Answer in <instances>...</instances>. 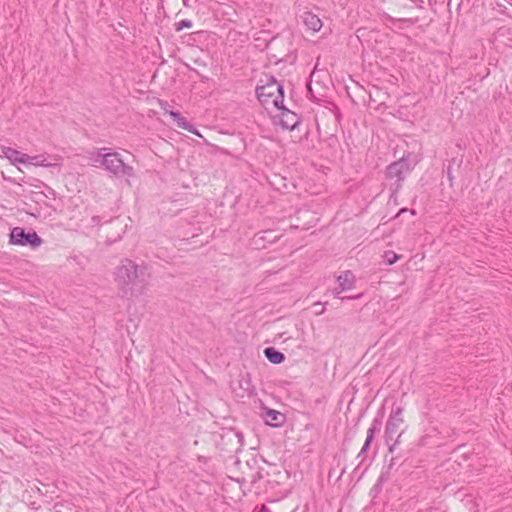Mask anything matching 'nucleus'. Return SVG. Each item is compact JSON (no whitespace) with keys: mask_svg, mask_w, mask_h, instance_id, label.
<instances>
[{"mask_svg":"<svg viewBox=\"0 0 512 512\" xmlns=\"http://www.w3.org/2000/svg\"><path fill=\"white\" fill-rule=\"evenodd\" d=\"M264 355L273 364H280L285 360L284 354L273 347L265 348Z\"/></svg>","mask_w":512,"mask_h":512,"instance_id":"nucleus-15","label":"nucleus"},{"mask_svg":"<svg viewBox=\"0 0 512 512\" xmlns=\"http://www.w3.org/2000/svg\"><path fill=\"white\" fill-rule=\"evenodd\" d=\"M150 274L145 265L124 259L115 271V281L125 296H138L148 285Z\"/></svg>","mask_w":512,"mask_h":512,"instance_id":"nucleus-1","label":"nucleus"},{"mask_svg":"<svg viewBox=\"0 0 512 512\" xmlns=\"http://www.w3.org/2000/svg\"><path fill=\"white\" fill-rule=\"evenodd\" d=\"M2 154L8 158L12 163H22L27 164L28 155L21 153L20 151L13 149L11 147H1Z\"/></svg>","mask_w":512,"mask_h":512,"instance_id":"nucleus-9","label":"nucleus"},{"mask_svg":"<svg viewBox=\"0 0 512 512\" xmlns=\"http://www.w3.org/2000/svg\"><path fill=\"white\" fill-rule=\"evenodd\" d=\"M258 100L264 104H272L276 108H282L284 101L283 86L273 77L262 86L256 88Z\"/></svg>","mask_w":512,"mask_h":512,"instance_id":"nucleus-2","label":"nucleus"},{"mask_svg":"<svg viewBox=\"0 0 512 512\" xmlns=\"http://www.w3.org/2000/svg\"><path fill=\"white\" fill-rule=\"evenodd\" d=\"M403 424V408L399 406L392 411L385 427V441L390 452H393L396 445L399 443V439L402 435V431L399 432V430Z\"/></svg>","mask_w":512,"mask_h":512,"instance_id":"nucleus-3","label":"nucleus"},{"mask_svg":"<svg viewBox=\"0 0 512 512\" xmlns=\"http://www.w3.org/2000/svg\"><path fill=\"white\" fill-rule=\"evenodd\" d=\"M281 111V118H280V125L284 129L288 130H294L298 124L300 123L299 117L296 113L290 111L289 109L285 108L282 104V108H277Z\"/></svg>","mask_w":512,"mask_h":512,"instance_id":"nucleus-8","label":"nucleus"},{"mask_svg":"<svg viewBox=\"0 0 512 512\" xmlns=\"http://www.w3.org/2000/svg\"><path fill=\"white\" fill-rule=\"evenodd\" d=\"M109 148H100L91 152H88V159L93 166L104 167V160Z\"/></svg>","mask_w":512,"mask_h":512,"instance_id":"nucleus-12","label":"nucleus"},{"mask_svg":"<svg viewBox=\"0 0 512 512\" xmlns=\"http://www.w3.org/2000/svg\"><path fill=\"white\" fill-rule=\"evenodd\" d=\"M447 175H448L449 180L452 181L453 177H452L450 169H448Z\"/></svg>","mask_w":512,"mask_h":512,"instance_id":"nucleus-21","label":"nucleus"},{"mask_svg":"<svg viewBox=\"0 0 512 512\" xmlns=\"http://www.w3.org/2000/svg\"><path fill=\"white\" fill-rule=\"evenodd\" d=\"M301 17L303 19V23L309 30H312L313 32H318L321 29L322 21L317 15L307 11L304 12Z\"/></svg>","mask_w":512,"mask_h":512,"instance_id":"nucleus-10","label":"nucleus"},{"mask_svg":"<svg viewBox=\"0 0 512 512\" xmlns=\"http://www.w3.org/2000/svg\"><path fill=\"white\" fill-rule=\"evenodd\" d=\"M361 297V294H358V295H355V296H350V297H347L346 299H358ZM342 300H344L345 298H341Z\"/></svg>","mask_w":512,"mask_h":512,"instance_id":"nucleus-20","label":"nucleus"},{"mask_svg":"<svg viewBox=\"0 0 512 512\" xmlns=\"http://www.w3.org/2000/svg\"><path fill=\"white\" fill-rule=\"evenodd\" d=\"M380 424H381V422L379 420L374 419L373 423L367 430L366 441H365L359 455L363 454L365 451L368 450L370 443L372 442V440L374 438L375 433L379 430Z\"/></svg>","mask_w":512,"mask_h":512,"instance_id":"nucleus-14","label":"nucleus"},{"mask_svg":"<svg viewBox=\"0 0 512 512\" xmlns=\"http://www.w3.org/2000/svg\"><path fill=\"white\" fill-rule=\"evenodd\" d=\"M62 158L54 155H37V156H29L27 164L33 166H41V167H60Z\"/></svg>","mask_w":512,"mask_h":512,"instance_id":"nucleus-7","label":"nucleus"},{"mask_svg":"<svg viewBox=\"0 0 512 512\" xmlns=\"http://www.w3.org/2000/svg\"><path fill=\"white\" fill-rule=\"evenodd\" d=\"M343 291H344V290H341V287L338 285V287H337V288H335V289L333 290V295H334L335 297H339V296H340V294H341Z\"/></svg>","mask_w":512,"mask_h":512,"instance_id":"nucleus-19","label":"nucleus"},{"mask_svg":"<svg viewBox=\"0 0 512 512\" xmlns=\"http://www.w3.org/2000/svg\"><path fill=\"white\" fill-rule=\"evenodd\" d=\"M283 419H284L283 414H281L280 412H278L276 410L268 409L266 411V423L271 426L280 425L281 422L283 421Z\"/></svg>","mask_w":512,"mask_h":512,"instance_id":"nucleus-16","label":"nucleus"},{"mask_svg":"<svg viewBox=\"0 0 512 512\" xmlns=\"http://www.w3.org/2000/svg\"><path fill=\"white\" fill-rule=\"evenodd\" d=\"M399 259V256L393 251H387L384 254L386 264L392 265Z\"/></svg>","mask_w":512,"mask_h":512,"instance_id":"nucleus-17","label":"nucleus"},{"mask_svg":"<svg viewBox=\"0 0 512 512\" xmlns=\"http://www.w3.org/2000/svg\"><path fill=\"white\" fill-rule=\"evenodd\" d=\"M400 21H403V22H411L410 20L408 19H400Z\"/></svg>","mask_w":512,"mask_h":512,"instance_id":"nucleus-22","label":"nucleus"},{"mask_svg":"<svg viewBox=\"0 0 512 512\" xmlns=\"http://www.w3.org/2000/svg\"><path fill=\"white\" fill-rule=\"evenodd\" d=\"M169 115L172 117V119L176 122L177 126L179 128H182L184 130H187L190 133L197 134L198 132L196 128L191 125L185 117H183L179 112L170 111Z\"/></svg>","mask_w":512,"mask_h":512,"instance_id":"nucleus-11","label":"nucleus"},{"mask_svg":"<svg viewBox=\"0 0 512 512\" xmlns=\"http://www.w3.org/2000/svg\"><path fill=\"white\" fill-rule=\"evenodd\" d=\"M337 282L341 290H348L354 287L355 276L351 271H345L337 277Z\"/></svg>","mask_w":512,"mask_h":512,"instance_id":"nucleus-13","label":"nucleus"},{"mask_svg":"<svg viewBox=\"0 0 512 512\" xmlns=\"http://www.w3.org/2000/svg\"><path fill=\"white\" fill-rule=\"evenodd\" d=\"M176 31H181L184 28H191L192 27V21L188 19L181 20L180 22L175 24Z\"/></svg>","mask_w":512,"mask_h":512,"instance_id":"nucleus-18","label":"nucleus"},{"mask_svg":"<svg viewBox=\"0 0 512 512\" xmlns=\"http://www.w3.org/2000/svg\"><path fill=\"white\" fill-rule=\"evenodd\" d=\"M409 172V163L404 159H400L387 167L386 175L390 179H395L397 182H401Z\"/></svg>","mask_w":512,"mask_h":512,"instance_id":"nucleus-6","label":"nucleus"},{"mask_svg":"<svg viewBox=\"0 0 512 512\" xmlns=\"http://www.w3.org/2000/svg\"><path fill=\"white\" fill-rule=\"evenodd\" d=\"M104 160V169L116 177H134V168L124 162L122 156L118 152L108 149Z\"/></svg>","mask_w":512,"mask_h":512,"instance_id":"nucleus-4","label":"nucleus"},{"mask_svg":"<svg viewBox=\"0 0 512 512\" xmlns=\"http://www.w3.org/2000/svg\"><path fill=\"white\" fill-rule=\"evenodd\" d=\"M160 106H161L163 109H165V110H166V108L164 107V104H163L162 102L160 103Z\"/></svg>","mask_w":512,"mask_h":512,"instance_id":"nucleus-23","label":"nucleus"},{"mask_svg":"<svg viewBox=\"0 0 512 512\" xmlns=\"http://www.w3.org/2000/svg\"><path fill=\"white\" fill-rule=\"evenodd\" d=\"M10 243L20 246H31L32 248L39 247L42 244V239L36 232H28L21 227H14L10 233Z\"/></svg>","mask_w":512,"mask_h":512,"instance_id":"nucleus-5","label":"nucleus"}]
</instances>
